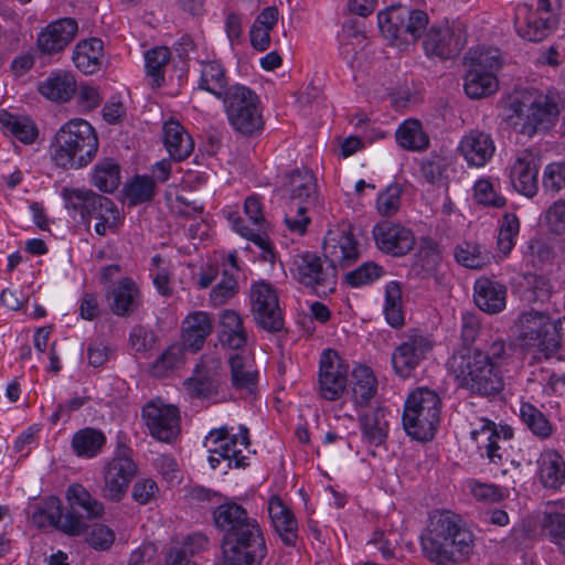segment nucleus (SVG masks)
Instances as JSON below:
<instances>
[{"instance_id":"nucleus-1","label":"nucleus","mask_w":565,"mask_h":565,"mask_svg":"<svg viewBox=\"0 0 565 565\" xmlns=\"http://www.w3.org/2000/svg\"><path fill=\"white\" fill-rule=\"evenodd\" d=\"M215 526L223 533L226 565H260L267 554L259 523L242 505L226 502L213 511Z\"/></svg>"},{"instance_id":"nucleus-2","label":"nucleus","mask_w":565,"mask_h":565,"mask_svg":"<svg viewBox=\"0 0 565 565\" xmlns=\"http://www.w3.org/2000/svg\"><path fill=\"white\" fill-rule=\"evenodd\" d=\"M424 555L437 565H454L470 552L471 534L449 511H436L422 535Z\"/></svg>"},{"instance_id":"nucleus-3","label":"nucleus","mask_w":565,"mask_h":565,"mask_svg":"<svg viewBox=\"0 0 565 565\" xmlns=\"http://www.w3.org/2000/svg\"><path fill=\"white\" fill-rule=\"evenodd\" d=\"M97 151V134L87 120L81 118L71 119L61 126L50 143L51 160L63 170L87 167Z\"/></svg>"},{"instance_id":"nucleus-4","label":"nucleus","mask_w":565,"mask_h":565,"mask_svg":"<svg viewBox=\"0 0 565 565\" xmlns=\"http://www.w3.org/2000/svg\"><path fill=\"white\" fill-rule=\"evenodd\" d=\"M562 107L563 100L557 94L524 89L510 97L508 119L520 134L532 137L554 126Z\"/></svg>"},{"instance_id":"nucleus-5","label":"nucleus","mask_w":565,"mask_h":565,"mask_svg":"<svg viewBox=\"0 0 565 565\" xmlns=\"http://www.w3.org/2000/svg\"><path fill=\"white\" fill-rule=\"evenodd\" d=\"M65 498L67 502L65 512L55 497L47 500L46 508L51 524L68 536L83 535L88 529V522L102 518L105 512L103 503L93 498L81 483L70 484Z\"/></svg>"},{"instance_id":"nucleus-6","label":"nucleus","mask_w":565,"mask_h":565,"mask_svg":"<svg viewBox=\"0 0 565 565\" xmlns=\"http://www.w3.org/2000/svg\"><path fill=\"white\" fill-rule=\"evenodd\" d=\"M448 365L459 386L473 394L495 395L503 388L501 370L480 350L455 353Z\"/></svg>"},{"instance_id":"nucleus-7","label":"nucleus","mask_w":565,"mask_h":565,"mask_svg":"<svg viewBox=\"0 0 565 565\" xmlns=\"http://www.w3.org/2000/svg\"><path fill=\"white\" fill-rule=\"evenodd\" d=\"M285 189L289 196L285 203L284 221L290 232L303 235L311 222L308 211L318 201L316 177L308 169H296L288 174Z\"/></svg>"},{"instance_id":"nucleus-8","label":"nucleus","mask_w":565,"mask_h":565,"mask_svg":"<svg viewBox=\"0 0 565 565\" xmlns=\"http://www.w3.org/2000/svg\"><path fill=\"white\" fill-rule=\"evenodd\" d=\"M441 401L427 387L414 390L405 401L403 426L408 436L427 441L434 438L440 419Z\"/></svg>"},{"instance_id":"nucleus-9","label":"nucleus","mask_w":565,"mask_h":565,"mask_svg":"<svg viewBox=\"0 0 565 565\" xmlns=\"http://www.w3.org/2000/svg\"><path fill=\"white\" fill-rule=\"evenodd\" d=\"M557 0H524L515 10L518 34L531 42H540L556 28Z\"/></svg>"},{"instance_id":"nucleus-10","label":"nucleus","mask_w":565,"mask_h":565,"mask_svg":"<svg viewBox=\"0 0 565 565\" xmlns=\"http://www.w3.org/2000/svg\"><path fill=\"white\" fill-rule=\"evenodd\" d=\"M248 429L241 427L239 434H234L233 428L223 426L212 429L205 437L204 447L207 449L209 463L215 469L222 460L227 461V468H244L248 466Z\"/></svg>"},{"instance_id":"nucleus-11","label":"nucleus","mask_w":565,"mask_h":565,"mask_svg":"<svg viewBox=\"0 0 565 565\" xmlns=\"http://www.w3.org/2000/svg\"><path fill=\"white\" fill-rule=\"evenodd\" d=\"M232 127L242 135H253L263 127L257 95L246 86L235 84L221 99Z\"/></svg>"},{"instance_id":"nucleus-12","label":"nucleus","mask_w":565,"mask_h":565,"mask_svg":"<svg viewBox=\"0 0 565 565\" xmlns=\"http://www.w3.org/2000/svg\"><path fill=\"white\" fill-rule=\"evenodd\" d=\"M290 271L299 284L311 288L318 296H327L335 289L334 268L324 266L321 257L315 253L306 252L295 255Z\"/></svg>"},{"instance_id":"nucleus-13","label":"nucleus","mask_w":565,"mask_h":565,"mask_svg":"<svg viewBox=\"0 0 565 565\" xmlns=\"http://www.w3.org/2000/svg\"><path fill=\"white\" fill-rule=\"evenodd\" d=\"M519 338L524 345L536 348L546 356L554 354L559 348L556 326L550 317L537 311L523 312L516 322Z\"/></svg>"},{"instance_id":"nucleus-14","label":"nucleus","mask_w":565,"mask_h":565,"mask_svg":"<svg viewBox=\"0 0 565 565\" xmlns=\"http://www.w3.org/2000/svg\"><path fill=\"white\" fill-rule=\"evenodd\" d=\"M250 311L255 323L265 331L277 332L284 328V313L276 288L257 281L249 289Z\"/></svg>"},{"instance_id":"nucleus-15","label":"nucleus","mask_w":565,"mask_h":565,"mask_svg":"<svg viewBox=\"0 0 565 565\" xmlns=\"http://www.w3.org/2000/svg\"><path fill=\"white\" fill-rule=\"evenodd\" d=\"M136 472L137 466L132 461L129 450L127 448L119 449L105 466L103 497L114 502L120 501Z\"/></svg>"},{"instance_id":"nucleus-16","label":"nucleus","mask_w":565,"mask_h":565,"mask_svg":"<svg viewBox=\"0 0 565 565\" xmlns=\"http://www.w3.org/2000/svg\"><path fill=\"white\" fill-rule=\"evenodd\" d=\"M223 382L222 360L216 354H204L191 377L183 383L188 394L196 398H211L218 394Z\"/></svg>"},{"instance_id":"nucleus-17","label":"nucleus","mask_w":565,"mask_h":565,"mask_svg":"<svg viewBox=\"0 0 565 565\" xmlns=\"http://www.w3.org/2000/svg\"><path fill=\"white\" fill-rule=\"evenodd\" d=\"M349 366L337 351L327 349L319 361V394L327 401H338L347 386Z\"/></svg>"},{"instance_id":"nucleus-18","label":"nucleus","mask_w":565,"mask_h":565,"mask_svg":"<svg viewBox=\"0 0 565 565\" xmlns=\"http://www.w3.org/2000/svg\"><path fill=\"white\" fill-rule=\"evenodd\" d=\"M323 255L329 266L342 269L352 266L360 257V250L349 225L330 228L323 241Z\"/></svg>"},{"instance_id":"nucleus-19","label":"nucleus","mask_w":565,"mask_h":565,"mask_svg":"<svg viewBox=\"0 0 565 565\" xmlns=\"http://www.w3.org/2000/svg\"><path fill=\"white\" fill-rule=\"evenodd\" d=\"M142 417L150 435L160 441L169 443L179 434V409L173 405L160 399L149 402L142 409Z\"/></svg>"},{"instance_id":"nucleus-20","label":"nucleus","mask_w":565,"mask_h":565,"mask_svg":"<svg viewBox=\"0 0 565 565\" xmlns=\"http://www.w3.org/2000/svg\"><path fill=\"white\" fill-rule=\"evenodd\" d=\"M372 235L376 247L384 254L402 257L408 254L415 245V235L409 227L392 221L377 223Z\"/></svg>"},{"instance_id":"nucleus-21","label":"nucleus","mask_w":565,"mask_h":565,"mask_svg":"<svg viewBox=\"0 0 565 565\" xmlns=\"http://www.w3.org/2000/svg\"><path fill=\"white\" fill-rule=\"evenodd\" d=\"M431 349L433 341L427 335L417 331L407 334L392 354L395 372L402 377H408Z\"/></svg>"},{"instance_id":"nucleus-22","label":"nucleus","mask_w":565,"mask_h":565,"mask_svg":"<svg viewBox=\"0 0 565 565\" xmlns=\"http://www.w3.org/2000/svg\"><path fill=\"white\" fill-rule=\"evenodd\" d=\"M513 435V429L510 426L501 425L497 427L493 422L487 419L482 420L480 429H473L470 433L475 441H487V457L495 465L509 459V449L511 448Z\"/></svg>"},{"instance_id":"nucleus-23","label":"nucleus","mask_w":565,"mask_h":565,"mask_svg":"<svg viewBox=\"0 0 565 565\" xmlns=\"http://www.w3.org/2000/svg\"><path fill=\"white\" fill-rule=\"evenodd\" d=\"M466 42L461 30H455L449 25H433L425 35L423 46L427 56L446 60L457 56Z\"/></svg>"},{"instance_id":"nucleus-24","label":"nucleus","mask_w":565,"mask_h":565,"mask_svg":"<svg viewBox=\"0 0 565 565\" xmlns=\"http://www.w3.org/2000/svg\"><path fill=\"white\" fill-rule=\"evenodd\" d=\"M77 31L78 24L73 18H62L53 21L39 33L38 47L44 54H56L74 40Z\"/></svg>"},{"instance_id":"nucleus-25","label":"nucleus","mask_w":565,"mask_h":565,"mask_svg":"<svg viewBox=\"0 0 565 565\" xmlns=\"http://www.w3.org/2000/svg\"><path fill=\"white\" fill-rule=\"evenodd\" d=\"M537 158L529 150L518 153L510 169V180L519 193L532 198L537 193Z\"/></svg>"},{"instance_id":"nucleus-26","label":"nucleus","mask_w":565,"mask_h":565,"mask_svg":"<svg viewBox=\"0 0 565 565\" xmlns=\"http://www.w3.org/2000/svg\"><path fill=\"white\" fill-rule=\"evenodd\" d=\"M459 151L469 166L480 168L491 160L495 151V145L490 134L471 130L462 137Z\"/></svg>"},{"instance_id":"nucleus-27","label":"nucleus","mask_w":565,"mask_h":565,"mask_svg":"<svg viewBox=\"0 0 565 565\" xmlns=\"http://www.w3.org/2000/svg\"><path fill=\"white\" fill-rule=\"evenodd\" d=\"M106 298L114 315L127 317L138 309L140 290L131 278L125 277L107 290Z\"/></svg>"},{"instance_id":"nucleus-28","label":"nucleus","mask_w":565,"mask_h":565,"mask_svg":"<svg viewBox=\"0 0 565 565\" xmlns=\"http://www.w3.org/2000/svg\"><path fill=\"white\" fill-rule=\"evenodd\" d=\"M475 302L487 313H498L505 308L507 288L489 278H479L475 282Z\"/></svg>"},{"instance_id":"nucleus-29","label":"nucleus","mask_w":565,"mask_h":565,"mask_svg":"<svg viewBox=\"0 0 565 565\" xmlns=\"http://www.w3.org/2000/svg\"><path fill=\"white\" fill-rule=\"evenodd\" d=\"M198 88L205 90L217 99L226 95L227 76L223 64L218 60H200Z\"/></svg>"},{"instance_id":"nucleus-30","label":"nucleus","mask_w":565,"mask_h":565,"mask_svg":"<svg viewBox=\"0 0 565 565\" xmlns=\"http://www.w3.org/2000/svg\"><path fill=\"white\" fill-rule=\"evenodd\" d=\"M213 329L209 313L194 311L185 317L182 326V342L192 352L201 350Z\"/></svg>"},{"instance_id":"nucleus-31","label":"nucleus","mask_w":565,"mask_h":565,"mask_svg":"<svg viewBox=\"0 0 565 565\" xmlns=\"http://www.w3.org/2000/svg\"><path fill=\"white\" fill-rule=\"evenodd\" d=\"M76 79L70 72H54L39 84L40 94L55 103L68 102L76 92Z\"/></svg>"},{"instance_id":"nucleus-32","label":"nucleus","mask_w":565,"mask_h":565,"mask_svg":"<svg viewBox=\"0 0 565 565\" xmlns=\"http://www.w3.org/2000/svg\"><path fill=\"white\" fill-rule=\"evenodd\" d=\"M163 142L174 161L186 159L194 149V141L177 120L166 121L163 125Z\"/></svg>"},{"instance_id":"nucleus-33","label":"nucleus","mask_w":565,"mask_h":565,"mask_svg":"<svg viewBox=\"0 0 565 565\" xmlns=\"http://www.w3.org/2000/svg\"><path fill=\"white\" fill-rule=\"evenodd\" d=\"M539 477L548 489H559L565 483V461L554 449H545L539 459Z\"/></svg>"},{"instance_id":"nucleus-34","label":"nucleus","mask_w":565,"mask_h":565,"mask_svg":"<svg viewBox=\"0 0 565 565\" xmlns=\"http://www.w3.org/2000/svg\"><path fill=\"white\" fill-rule=\"evenodd\" d=\"M386 415L385 408L376 407L359 417V425L364 441L372 446H380L385 441L388 433Z\"/></svg>"},{"instance_id":"nucleus-35","label":"nucleus","mask_w":565,"mask_h":565,"mask_svg":"<svg viewBox=\"0 0 565 565\" xmlns=\"http://www.w3.org/2000/svg\"><path fill=\"white\" fill-rule=\"evenodd\" d=\"M103 57V42L97 38L83 40L73 51V62L84 74H93L100 67Z\"/></svg>"},{"instance_id":"nucleus-36","label":"nucleus","mask_w":565,"mask_h":565,"mask_svg":"<svg viewBox=\"0 0 565 565\" xmlns=\"http://www.w3.org/2000/svg\"><path fill=\"white\" fill-rule=\"evenodd\" d=\"M100 194L88 189L63 188L62 198L64 205L75 217L79 215L84 223H89V211L94 210L95 202Z\"/></svg>"},{"instance_id":"nucleus-37","label":"nucleus","mask_w":565,"mask_h":565,"mask_svg":"<svg viewBox=\"0 0 565 565\" xmlns=\"http://www.w3.org/2000/svg\"><path fill=\"white\" fill-rule=\"evenodd\" d=\"M231 382L236 391L252 393L257 384L258 373L248 356L235 354L230 358Z\"/></svg>"},{"instance_id":"nucleus-38","label":"nucleus","mask_w":565,"mask_h":565,"mask_svg":"<svg viewBox=\"0 0 565 565\" xmlns=\"http://www.w3.org/2000/svg\"><path fill=\"white\" fill-rule=\"evenodd\" d=\"M221 342L234 350H238L246 344L247 334L243 328L242 318L234 310H224L220 317Z\"/></svg>"},{"instance_id":"nucleus-39","label":"nucleus","mask_w":565,"mask_h":565,"mask_svg":"<svg viewBox=\"0 0 565 565\" xmlns=\"http://www.w3.org/2000/svg\"><path fill=\"white\" fill-rule=\"evenodd\" d=\"M498 87V79L491 72L469 68L465 76L463 88L467 96L472 99L486 98L494 94Z\"/></svg>"},{"instance_id":"nucleus-40","label":"nucleus","mask_w":565,"mask_h":565,"mask_svg":"<svg viewBox=\"0 0 565 565\" xmlns=\"http://www.w3.org/2000/svg\"><path fill=\"white\" fill-rule=\"evenodd\" d=\"M377 381L372 370L365 365H358L352 372V397L356 405L363 406L375 396Z\"/></svg>"},{"instance_id":"nucleus-41","label":"nucleus","mask_w":565,"mask_h":565,"mask_svg":"<svg viewBox=\"0 0 565 565\" xmlns=\"http://www.w3.org/2000/svg\"><path fill=\"white\" fill-rule=\"evenodd\" d=\"M94 210L89 211V221L94 217L98 222L95 224V232L105 236L108 231H116L119 222V212L116 204L108 198L99 195L96 199Z\"/></svg>"},{"instance_id":"nucleus-42","label":"nucleus","mask_w":565,"mask_h":565,"mask_svg":"<svg viewBox=\"0 0 565 565\" xmlns=\"http://www.w3.org/2000/svg\"><path fill=\"white\" fill-rule=\"evenodd\" d=\"M397 143L407 150L420 151L428 148L429 138L424 132L420 121L407 119L396 130Z\"/></svg>"},{"instance_id":"nucleus-43","label":"nucleus","mask_w":565,"mask_h":565,"mask_svg":"<svg viewBox=\"0 0 565 565\" xmlns=\"http://www.w3.org/2000/svg\"><path fill=\"white\" fill-rule=\"evenodd\" d=\"M406 7L393 6L377 14L381 33L391 42L404 40Z\"/></svg>"},{"instance_id":"nucleus-44","label":"nucleus","mask_w":565,"mask_h":565,"mask_svg":"<svg viewBox=\"0 0 565 565\" xmlns=\"http://www.w3.org/2000/svg\"><path fill=\"white\" fill-rule=\"evenodd\" d=\"M105 443L104 433L90 427L78 430L72 438V447L75 454L85 458L97 456Z\"/></svg>"},{"instance_id":"nucleus-45","label":"nucleus","mask_w":565,"mask_h":565,"mask_svg":"<svg viewBox=\"0 0 565 565\" xmlns=\"http://www.w3.org/2000/svg\"><path fill=\"white\" fill-rule=\"evenodd\" d=\"M0 124L9 134L25 145L33 143L39 134L31 119L14 116L6 110L0 111Z\"/></svg>"},{"instance_id":"nucleus-46","label":"nucleus","mask_w":565,"mask_h":565,"mask_svg":"<svg viewBox=\"0 0 565 565\" xmlns=\"http://www.w3.org/2000/svg\"><path fill=\"white\" fill-rule=\"evenodd\" d=\"M93 184L103 192L111 193L120 184V167L111 158L100 160L94 168Z\"/></svg>"},{"instance_id":"nucleus-47","label":"nucleus","mask_w":565,"mask_h":565,"mask_svg":"<svg viewBox=\"0 0 565 565\" xmlns=\"http://www.w3.org/2000/svg\"><path fill=\"white\" fill-rule=\"evenodd\" d=\"M383 311L387 323L393 328L404 324V312L402 309V289L398 282L390 281L385 287V301Z\"/></svg>"},{"instance_id":"nucleus-48","label":"nucleus","mask_w":565,"mask_h":565,"mask_svg":"<svg viewBox=\"0 0 565 565\" xmlns=\"http://www.w3.org/2000/svg\"><path fill=\"white\" fill-rule=\"evenodd\" d=\"M523 423L540 439H546L553 434V426L547 417L534 405L523 403L520 408Z\"/></svg>"},{"instance_id":"nucleus-49","label":"nucleus","mask_w":565,"mask_h":565,"mask_svg":"<svg viewBox=\"0 0 565 565\" xmlns=\"http://www.w3.org/2000/svg\"><path fill=\"white\" fill-rule=\"evenodd\" d=\"M456 260L470 269H480L490 263L491 255L482 246L465 242L455 249Z\"/></svg>"},{"instance_id":"nucleus-50","label":"nucleus","mask_w":565,"mask_h":565,"mask_svg":"<svg viewBox=\"0 0 565 565\" xmlns=\"http://www.w3.org/2000/svg\"><path fill=\"white\" fill-rule=\"evenodd\" d=\"M168 47L159 46L146 52V72L152 78V86L159 87L164 81V67L170 61Z\"/></svg>"},{"instance_id":"nucleus-51","label":"nucleus","mask_w":565,"mask_h":565,"mask_svg":"<svg viewBox=\"0 0 565 565\" xmlns=\"http://www.w3.org/2000/svg\"><path fill=\"white\" fill-rule=\"evenodd\" d=\"M520 232V221L513 213L503 215L499 227L497 245L500 253L508 256L515 245V239Z\"/></svg>"},{"instance_id":"nucleus-52","label":"nucleus","mask_w":565,"mask_h":565,"mask_svg":"<svg viewBox=\"0 0 565 565\" xmlns=\"http://www.w3.org/2000/svg\"><path fill=\"white\" fill-rule=\"evenodd\" d=\"M183 363V349L179 344L170 345L153 362L151 372L157 377H164L169 371L178 369Z\"/></svg>"},{"instance_id":"nucleus-53","label":"nucleus","mask_w":565,"mask_h":565,"mask_svg":"<svg viewBox=\"0 0 565 565\" xmlns=\"http://www.w3.org/2000/svg\"><path fill=\"white\" fill-rule=\"evenodd\" d=\"M156 193V181L148 175H137L127 189L128 200L132 205L150 201Z\"/></svg>"},{"instance_id":"nucleus-54","label":"nucleus","mask_w":565,"mask_h":565,"mask_svg":"<svg viewBox=\"0 0 565 565\" xmlns=\"http://www.w3.org/2000/svg\"><path fill=\"white\" fill-rule=\"evenodd\" d=\"M83 534H85V541L87 544L99 551L110 548L115 542L114 531L102 523H95L93 525L88 524V529Z\"/></svg>"},{"instance_id":"nucleus-55","label":"nucleus","mask_w":565,"mask_h":565,"mask_svg":"<svg viewBox=\"0 0 565 565\" xmlns=\"http://www.w3.org/2000/svg\"><path fill=\"white\" fill-rule=\"evenodd\" d=\"M384 274L383 268L373 263L366 262L356 269L345 275V281L351 287H360L362 285L371 284L379 279Z\"/></svg>"},{"instance_id":"nucleus-56","label":"nucleus","mask_w":565,"mask_h":565,"mask_svg":"<svg viewBox=\"0 0 565 565\" xmlns=\"http://www.w3.org/2000/svg\"><path fill=\"white\" fill-rule=\"evenodd\" d=\"M543 529L565 554V514L559 512L545 513Z\"/></svg>"},{"instance_id":"nucleus-57","label":"nucleus","mask_w":565,"mask_h":565,"mask_svg":"<svg viewBox=\"0 0 565 565\" xmlns=\"http://www.w3.org/2000/svg\"><path fill=\"white\" fill-rule=\"evenodd\" d=\"M471 70H480V72H491L500 67V56L498 50L478 49L469 52Z\"/></svg>"},{"instance_id":"nucleus-58","label":"nucleus","mask_w":565,"mask_h":565,"mask_svg":"<svg viewBox=\"0 0 565 565\" xmlns=\"http://www.w3.org/2000/svg\"><path fill=\"white\" fill-rule=\"evenodd\" d=\"M402 188L397 184L388 185L376 200V209L383 216H392L401 206Z\"/></svg>"},{"instance_id":"nucleus-59","label":"nucleus","mask_w":565,"mask_h":565,"mask_svg":"<svg viewBox=\"0 0 565 565\" xmlns=\"http://www.w3.org/2000/svg\"><path fill=\"white\" fill-rule=\"evenodd\" d=\"M404 41H407V36H411L413 41L420 38L423 32L428 25V15L422 10H411L406 8L405 20H404Z\"/></svg>"},{"instance_id":"nucleus-60","label":"nucleus","mask_w":565,"mask_h":565,"mask_svg":"<svg viewBox=\"0 0 565 565\" xmlns=\"http://www.w3.org/2000/svg\"><path fill=\"white\" fill-rule=\"evenodd\" d=\"M237 281L227 271H224L221 281L211 290L210 300L213 306H223L237 292Z\"/></svg>"},{"instance_id":"nucleus-61","label":"nucleus","mask_w":565,"mask_h":565,"mask_svg":"<svg viewBox=\"0 0 565 565\" xmlns=\"http://www.w3.org/2000/svg\"><path fill=\"white\" fill-rule=\"evenodd\" d=\"M475 198L478 203L492 207H503L507 204L505 198L495 193L492 183L486 179L475 183Z\"/></svg>"},{"instance_id":"nucleus-62","label":"nucleus","mask_w":565,"mask_h":565,"mask_svg":"<svg viewBox=\"0 0 565 565\" xmlns=\"http://www.w3.org/2000/svg\"><path fill=\"white\" fill-rule=\"evenodd\" d=\"M545 225L556 235L565 234V200L555 201L545 212Z\"/></svg>"},{"instance_id":"nucleus-63","label":"nucleus","mask_w":565,"mask_h":565,"mask_svg":"<svg viewBox=\"0 0 565 565\" xmlns=\"http://www.w3.org/2000/svg\"><path fill=\"white\" fill-rule=\"evenodd\" d=\"M543 188L553 194L565 189V164L550 163L543 174Z\"/></svg>"},{"instance_id":"nucleus-64","label":"nucleus","mask_w":565,"mask_h":565,"mask_svg":"<svg viewBox=\"0 0 565 565\" xmlns=\"http://www.w3.org/2000/svg\"><path fill=\"white\" fill-rule=\"evenodd\" d=\"M440 260L437 244L430 238H424L417 254V262L425 270H433Z\"/></svg>"}]
</instances>
